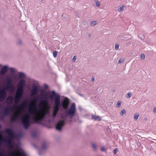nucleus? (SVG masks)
Returning a JSON list of instances; mask_svg holds the SVG:
<instances>
[{
	"instance_id": "nucleus-1",
	"label": "nucleus",
	"mask_w": 156,
	"mask_h": 156,
	"mask_svg": "<svg viewBox=\"0 0 156 156\" xmlns=\"http://www.w3.org/2000/svg\"><path fill=\"white\" fill-rule=\"evenodd\" d=\"M49 95L48 96L46 94H44L41 97H38L36 98L35 101H37L38 100L42 99V103L45 105H48L49 102V99L51 101L54 100L55 108L53 111L52 115L54 118L55 117L58 113L59 110L61 107L60 105L61 98L59 94L56 93L54 90L49 91Z\"/></svg>"
},
{
	"instance_id": "nucleus-2",
	"label": "nucleus",
	"mask_w": 156,
	"mask_h": 156,
	"mask_svg": "<svg viewBox=\"0 0 156 156\" xmlns=\"http://www.w3.org/2000/svg\"><path fill=\"white\" fill-rule=\"evenodd\" d=\"M76 111V105L73 103L72 104L69 108L66 110L65 114L61 115V118L63 120H60L57 122L55 126L56 129L59 131H61L62 127L65 124L66 117L70 116L71 118L75 116Z\"/></svg>"
},
{
	"instance_id": "nucleus-3",
	"label": "nucleus",
	"mask_w": 156,
	"mask_h": 156,
	"mask_svg": "<svg viewBox=\"0 0 156 156\" xmlns=\"http://www.w3.org/2000/svg\"><path fill=\"white\" fill-rule=\"evenodd\" d=\"M25 85L26 81L24 79H21L19 82L14 97V100L16 102L20 101L23 98L24 94V87Z\"/></svg>"
},
{
	"instance_id": "nucleus-4",
	"label": "nucleus",
	"mask_w": 156,
	"mask_h": 156,
	"mask_svg": "<svg viewBox=\"0 0 156 156\" xmlns=\"http://www.w3.org/2000/svg\"><path fill=\"white\" fill-rule=\"evenodd\" d=\"M5 132L6 134L10 136L11 137L15 139L20 138L22 135V133H21L16 134L13 129L11 128H7L5 130Z\"/></svg>"
},
{
	"instance_id": "nucleus-5",
	"label": "nucleus",
	"mask_w": 156,
	"mask_h": 156,
	"mask_svg": "<svg viewBox=\"0 0 156 156\" xmlns=\"http://www.w3.org/2000/svg\"><path fill=\"white\" fill-rule=\"evenodd\" d=\"M21 122L24 128L26 129H28L31 123L29 115L27 114L25 115L22 118Z\"/></svg>"
},
{
	"instance_id": "nucleus-6",
	"label": "nucleus",
	"mask_w": 156,
	"mask_h": 156,
	"mask_svg": "<svg viewBox=\"0 0 156 156\" xmlns=\"http://www.w3.org/2000/svg\"><path fill=\"white\" fill-rule=\"evenodd\" d=\"M6 84L5 87V88L2 89H4L6 90H9L10 92H12L14 90L13 85H12L13 80L12 79L11 77H8L6 79Z\"/></svg>"
},
{
	"instance_id": "nucleus-7",
	"label": "nucleus",
	"mask_w": 156,
	"mask_h": 156,
	"mask_svg": "<svg viewBox=\"0 0 156 156\" xmlns=\"http://www.w3.org/2000/svg\"><path fill=\"white\" fill-rule=\"evenodd\" d=\"M69 103V99L67 97H65L63 99V102L62 103H60V105L64 109H67Z\"/></svg>"
},
{
	"instance_id": "nucleus-8",
	"label": "nucleus",
	"mask_w": 156,
	"mask_h": 156,
	"mask_svg": "<svg viewBox=\"0 0 156 156\" xmlns=\"http://www.w3.org/2000/svg\"><path fill=\"white\" fill-rule=\"evenodd\" d=\"M10 109L11 108L10 106L9 105L7 106L4 109V112H1V115L4 116V117L8 115L9 114Z\"/></svg>"
},
{
	"instance_id": "nucleus-9",
	"label": "nucleus",
	"mask_w": 156,
	"mask_h": 156,
	"mask_svg": "<svg viewBox=\"0 0 156 156\" xmlns=\"http://www.w3.org/2000/svg\"><path fill=\"white\" fill-rule=\"evenodd\" d=\"M7 94L4 89L0 90V101H3L6 98Z\"/></svg>"
},
{
	"instance_id": "nucleus-10",
	"label": "nucleus",
	"mask_w": 156,
	"mask_h": 156,
	"mask_svg": "<svg viewBox=\"0 0 156 156\" xmlns=\"http://www.w3.org/2000/svg\"><path fill=\"white\" fill-rule=\"evenodd\" d=\"M8 67L7 66H4L0 71V74L1 75H4L8 71Z\"/></svg>"
},
{
	"instance_id": "nucleus-11",
	"label": "nucleus",
	"mask_w": 156,
	"mask_h": 156,
	"mask_svg": "<svg viewBox=\"0 0 156 156\" xmlns=\"http://www.w3.org/2000/svg\"><path fill=\"white\" fill-rule=\"evenodd\" d=\"M39 90V89L38 87L37 86H35L32 88L31 91V95H36L37 94Z\"/></svg>"
},
{
	"instance_id": "nucleus-12",
	"label": "nucleus",
	"mask_w": 156,
	"mask_h": 156,
	"mask_svg": "<svg viewBox=\"0 0 156 156\" xmlns=\"http://www.w3.org/2000/svg\"><path fill=\"white\" fill-rule=\"evenodd\" d=\"M3 140L5 144L8 145L10 147L12 146V142L11 138H9L8 139L3 138Z\"/></svg>"
},
{
	"instance_id": "nucleus-13",
	"label": "nucleus",
	"mask_w": 156,
	"mask_h": 156,
	"mask_svg": "<svg viewBox=\"0 0 156 156\" xmlns=\"http://www.w3.org/2000/svg\"><path fill=\"white\" fill-rule=\"evenodd\" d=\"M35 122L36 123H41L42 120V118L41 116H40L38 118H35L34 119Z\"/></svg>"
},
{
	"instance_id": "nucleus-14",
	"label": "nucleus",
	"mask_w": 156,
	"mask_h": 156,
	"mask_svg": "<svg viewBox=\"0 0 156 156\" xmlns=\"http://www.w3.org/2000/svg\"><path fill=\"white\" fill-rule=\"evenodd\" d=\"M12 97L9 96L7 98L5 102L8 104H10L12 102Z\"/></svg>"
},
{
	"instance_id": "nucleus-15",
	"label": "nucleus",
	"mask_w": 156,
	"mask_h": 156,
	"mask_svg": "<svg viewBox=\"0 0 156 156\" xmlns=\"http://www.w3.org/2000/svg\"><path fill=\"white\" fill-rule=\"evenodd\" d=\"M92 118L95 120H98L99 121H100L101 120V119L100 117L98 116L92 115Z\"/></svg>"
},
{
	"instance_id": "nucleus-16",
	"label": "nucleus",
	"mask_w": 156,
	"mask_h": 156,
	"mask_svg": "<svg viewBox=\"0 0 156 156\" xmlns=\"http://www.w3.org/2000/svg\"><path fill=\"white\" fill-rule=\"evenodd\" d=\"M19 74V76L18 77L20 78H22L23 77H26L25 74L22 72H19L18 73Z\"/></svg>"
},
{
	"instance_id": "nucleus-17",
	"label": "nucleus",
	"mask_w": 156,
	"mask_h": 156,
	"mask_svg": "<svg viewBox=\"0 0 156 156\" xmlns=\"http://www.w3.org/2000/svg\"><path fill=\"white\" fill-rule=\"evenodd\" d=\"M47 145L45 142L42 143L41 145V148L42 150H44L46 148Z\"/></svg>"
},
{
	"instance_id": "nucleus-18",
	"label": "nucleus",
	"mask_w": 156,
	"mask_h": 156,
	"mask_svg": "<svg viewBox=\"0 0 156 156\" xmlns=\"http://www.w3.org/2000/svg\"><path fill=\"white\" fill-rule=\"evenodd\" d=\"M32 137L34 138H35L37 136V133L35 132H33L31 133Z\"/></svg>"
},
{
	"instance_id": "nucleus-19",
	"label": "nucleus",
	"mask_w": 156,
	"mask_h": 156,
	"mask_svg": "<svg viewBox=\"0 0 156 156\" xmlns=\"http://www.w3.org/2000/svg\"><path fill=\"white\" fill-rule=\"evenodd\" d=\"M31 110L34 112H36L37 110V108L36 106L34 105H32V108L31 109Z\"/></svg>"
},
{
	"instance_id": "nucleus-20",
	"label": "nucleus",
	"mask_w": 156,
	"mask_h": 156,
	"mask_svg": "<svg viewBox=\"0 0 156 156\" xmlns=\"http://www.w3.org/2000/svg\"><path fill=\"white\" fill-rule=\"evenodd\" d=\"M27 102L28 101L27 100H26L24 101L22 104V106L24 107V106H27V104H28Z\"/></svg>"
},
{
	"instance_id": "nucleus-21",
	"label": "nucleus",
	"mask_w": 156,
	"mask_h": 156,
	"mask_svg": "<svg viewBox=\"0 0 156 156\" xmlns=\"http://www.w3.org/2000/svg\"><path fill=\"white\" fill-rule=\"evenodd\" d=\"M126 111L125 109L122 110L120 112V115L121 116H123L124 114H126Z\"/></svg>"
},
{
	"instance_id": "nucleus-22",
	"label": "nucleus",
	"mask_w": 156,
	"mask_h": 156,
	"mask_svg": "<svg viewBox=\"0 0 156 156\" xmlns=\"http://www.w3.org/2000/svg\"><path fill=\"white\" fill-rule=\"evenodd\" d=\"M124 8L123 6H121L118 9V11L120 12H122Z\"/></svg>"
},
{
	"instance_id": "nucleus-23",
	"label": "nucleus",
	"mask_w": 156,
	"mask_h": 156,
	"mask_svg": "<svg viewBox=\"0 0 156 156\" xmlns=\"http://www.w3.org/2000/svg\"><path fill=\"white\" fill-rule=\"evenodd\" d=\"M139 114H135L134 115V119L135 120H136L138 117H139Z\"/></svg>"
},
{
	"instance_id": "nucleus-24",
	"label": "nucleus",
	"mask_w": 156,
	"mask_h": 156,
	"mask_svg": "<svg viewBox=\"0 0 156 156\" xmlns=\"http://www.w3.org/2000/svg\"><path fill=\"white\" fill-rule=\"evenodd\" d=\"M97 24V22L96 21H93L90 22V24L92 26H94Z\"/></svg>"
},
{
	"instance_id": "nucleus-25",
	"label": "nucleus",
	"mask_w": 156,
	"mask_h": 156,
	"mask_svg": "<svg viewBox=\"0 0 156 156\" xmlns=\"http://www.w3.org/2000/svg\"><path fill=\"white\" fill-rule=\"evenodd\" d=\"M131 95L132 94L131 93H129L127 94L126 95V97L127 98H129L131 97Z\"/></svg>"
},
{
	"instance_id": "nucleus-26",
	"label": "nucleus",
	"mask_w": 156,
	"mask_h": 156,
	"mask_svg": "<svg viewBox=\"0 0 156 156\" xmlns=\"http://www.w3.org/2000/svg\"><path fill=\"white\" fill-rule=\"evenodd\" d=\"M121 104V102L120 101H118L117 102V105L116 107H118V108L120 107Z\"/></svg>"
},
{
	"instance_id": "nucleus-27",
	"label": "nucleus",
	"mask_w": 156,
	"mask_h": 156,
	"mask_svg": "<svg viewBox=\"0 0 156 156\" xmlns=\"http://www.w3.org/2000/svg\"><path fill=\"white\" fill-rule=\"evenodd\" d=\"M17 44L20 45H22L23 44L22 41L20 39L17 42Z\"/></svg>"
},
{
	"instance_id": "nucleus-28",
	"label": "nucleus",
	"mask_w": 156,
	"mask_h": 156,
	"mask_svg": "<svg viewBox=\"0 0 156 156\" xmlns=\"http://www.w3.org/2000/svg\"><path fill=\"white\" fill-rule=\"evenodd\" d=\"M140 58L142 59L143 60L145 58V55L144 54H142L140 55Z\"/></svg>"
},
{
	"instance_id": "nucleus-29",
	"label": "nucleus",
	"mask_w": 156,
	"mask_h": 156,
	"mask_svg": "<svg viewBox=\"0 0 156 156\" xmlns=\"http://www.w3.org/2000/svg\"><path fill=\"white\" fill-rule=\"evenodd\" d=\"M57 51H54L53 52V56L54 58L56 57L57 55Z\"/></svg>"
},
{
	"instance_id": "nucleus-30",
	"label": "nucleus",
	"mask_w": 156,
	"mask_h": 156,
	"mask_svg": "<svg viewBox=\"0 0 156 156\" xmlns=\"http://www.w3.org/2000/svg\"><path fill=\"white\" fill-rule=\"evenodd\" d=\"M124 61V60L123 59H120L118 61V63H122Z\"/></svg>"
},
{
	"instance_id": "nucleus-31",
	"label": "nucleus",
	"mask_w": 156,
	"mask_h": 156,
	"mask_svg": "<svg viewBox=\"0 0 156 156\" xmlns=\"http://www.w3.org/2000/svg\"><path fill=\"white\" fill-rule=\"evenodd\" d=\"M11 121L12 122H13L16 121V119L15 117H13L11 118Z\"/></svg>"
},
{
	"instance_id": "nucleus-32",
	"label": "nucleus",
	"mask_w": 156,
	"mask_h": 156,
	"mask_svg": "<svg viewBox=\"0 0 156 156\" xmlns=\"http://www.w3.org/2000/svg\"><path fill=\"white\" fill-rule=\"evenodd\" d=\"M11 121L12 122H13L16 121V119L15 117H13L11 118Z\"/></svg>"
},
{
	"instance_id": "nucleus-33",
	"label": "nucleus",
	"mask_w": 156,
	"mask_h": 156,
	"mask_svg": "<svg viewBox=\"0 0 156 156\" xmlns=\"http://www.w3.org/2000/svg\"><path fill=\"white\" fill-rule=\"evenodd\" d=\"M96 5L97 7H99L100 6V2L99 1H97L96 2Z\"/></svg>"
},
{
	"instance_id": "nucleus-34",
	"label": "nucleus",
	"mask_w": 156,
	"mask_h": 156,
	"mask_svg": "<svg viewBox=\"0 0 156 156\" xmlns=\"http://www.w3.org/2000/svg\"><path fill=\"white\" fill-rule=\"evenodd\" d=\"M92 146L93 148L95 150H96V148H97L95 144H92Z\"/></svg>"
},
{
	"instance_id": "nucleus-35",
	"label": "nucleus",
	"mask_w": 156,
	"mask_h": 156,
	"mask_svg": "<svg viewBox=\"0 0 156 156\" xmlns=\"http://www.w3.org/2000/svg\"><path fill=\"white\" fill-rule=\"evenodd\" d=\"M119 45L117 44H116L115 45V48L116 50H118L119 49Z\"/></svg>"
},
{
	"instance_id": "nucleus-36",
	"label": "nucleus",
	"mask_w": 156,
	"mask_h": 156,
	"mask_svg": "<svg viewBox=\"0 0 156 156\" xmlns=\"http://www.w3.org/2000/svg\"><path fill=\"white\" fill-rule=\"evenodd\" d=\"M118 151V149L117 148H115L114 149L113 151V153L115 154H116Z\"/></svg>"
},
{
	"instance_id": "nucleus-37",
	"label": "nucleus",
	"mask_w": 156,
	"mask_h": 156,
	"mask_svg": "<svg viewBox=\"0 0 156 156\" xmlns=\"http://www.w3.org/2000/svg\"><path fill=\"white\" fill-rule=\"evenodd\" d=\"M10 70L12 73H14L15 72L14 69L13 68H11L10 69Z\"/></svg>"
},
{
	"instance_id": "nucleus-38",
	"label": "nucleus",
	"mask_w": 156,
	"mask_h": 156,
	"mask_svg": "<svg viewBox=\"0 0 156 156\" xmlns=\"http://www.w3.org/2000/svg\"><path fill=\"white\" fill-rule=\"evenodd\" d=\"M76 59V56H73V58L72 60L73 61V62H75Z\"/></svg>"
},
{
	"instance_id": "nucleus-39",
	"label": "nucleus",
	"mask_w": 156,
	"mask_h": 156,
	"mask_svg": "<svg viewBox=\"0 0 156 156\" xmlns=\"http://www.w3.org/2000/svg\"><path fill=\"white\" fill-rule=\"evenodd\" d=\"M101 151H105L106 150L105 148L104 147H102L101 148Z\"/></svg>"
},
{
	"instance_id": "nucleus-40",
	"label": "nucleus",
	"mask_w": 156,
	"mask_h": 156,
	"mask_svg": "<svg viewBox=\"0 0 156 156\" xmlns=\"http://www.w3.org/2000/svg\"><path fill=\"white\" fill-rule=\"evenodd\" d=\"M11 155L12 156H17L16 154L14 152H12L11 154Z\"/></svg>"
},
{
	"instance_id": "nucleus-41",
	"label": "nucleus",
	"mask_w": 156,
	"mask_h": 156,
	"mask_svg": "<svg viewBox=\"0 0 156 156\" xmlns=\"http://www.w3.org/2000/svg\"><path fill=\"white\" fill-rule=\"evenodd\" d=\"M44 87L46 88V89H47L48 88V85L47 84H44Z\"/></svg>"
},
{
	"instance_id": "nucleus-42",
	"label": "nucleus",
	"mask_w": 156,
	"mask_h": 156,
	"mask_svg": "<svg viewBox=\"0 0 156 156\" xmlns=\"http://www.w3.org/2000/svg\"><path fill=\"white\" fill-rule=\"evenodd\" d=\"M83 24L84 25H85L87 24V22L86 21H83Z\"/></svg>"
},
{
	"instance_id": "nucleus-43",
	"label": "nucleus",
	"mask_w": 156,
	"mask_h": 156,
	"mask_svg": "<svg viewBox=\"0 0 156 156\" xmlns=\"http://www.w3.org/2000/svg\"><path fill=\"white\" fill-rule=\"evenodd\" d=\"M94 80H95V79H94V77H92V78H91V81H92V82H93L94 81Z\"/></svg>"
},
{
	"instance_id": "nucleus-44",
	"label": "nucleus",
	"mask_w": 156,
	"mask_h": 156,
	"mask_svg": "<svg viewBox=\"0 0 156 156\" xmlns=\"http://www.w3.org/2000/svg\"><path fill=\"white\" fill-rule=\"evenodd\" d=\"M153 112L154 113H156V108H154L153 109Z\"/></svg>"
},
{
	"instance_id": "nucleus-45",
	"label": "nucleus",
	"mask_w": 156,
	"mask_h": 156,
	"mask_svg": "<svg viewBox=\"0 0 156 156\" xmlns=\"http://www.w3.org/2000/svg\"><path fill=\"white\" fill-rule=\"evenodd\" d=\"M42 115H43V117H44L45 116V114L44 112L42 113Z\"/></svg>"
},
{
	"instance_id": "nucleus-46",
	"label": "nucleus",
	"mask_w": 156,
	"mask_h": 156,
	"mask_svg": "<svg viewBox=\"0 0 156 156\" xmlns=\"http://www.w3.org/2000/svg\"><path fill=\"white\" fill-rule=\"evenodd\" d=\"M4 118V116H3L2 115H0V119H2Z\"/></svg>"
},
{
	"instance_id": "nucleus-47",
	"label": "nucleus",
	"mask_w": 156,
	"mask_h": 156,
	"mask_svg": "<svg viewBox=\"0 0 156 156\" xmlns=\"http://www.w3.org/2000/svg\"><path fill=\"white\" fill-rule=\"evenodd\" d=\"M90 36H91V34H88V36L89 37H90Z\"/></svg>"
},
{
	"instance_id": "nucleus-48",
	"label": "nucleus",
	"mask_w": 156,
	"mask_h": 156,
	"mask_svg": "<svg viewBox=\"0 0 156 156\" xmlns=\"http://www.w3.org/2000/svg\"><path fill=\"white\" fill-rule=\"evenodd\" d=\"M78 94H79L80 96H83V95H82L81 94H80V93H78Z\"/></svg>"
},
{
	"instance_id": "nucleus-49",
	"label": "nucleus",
	"mask_w": 156,
	"mask_h": 156,
	"mask_svg": "<svg viewBox=\"0 0 156 156\" xmlns=\"http://www.w3.org/2000/svg\"><path fill=\"white\" fill-rule=\"evenodd\" d=\"M144 119L145 120H146V121L147 120V118H144Z\"/></svg>"
},
{
	"instance_id": "nucleus-50",
	"label": "nucleus",
	"mask_w": 156,
	"mask_h": 156,
	"mask_svg": "<svg viewBox=\"0 0 156 156\" xmlns=\"http://www.w3.org/2000/svg\"><path fill=\"white\" fill-rule=\"evenodd\" d=\"M0 156H3L2 154L0 153Z\"/></svg>"
},
{
	"instance_id": "nucleus-51",
	"label": "nucleus",
	"mask_w": 156,
	"mask_h": 156,
	"mask_svg": "<svg viewBox=\"0 0 156 156\" xmlns=\"http://www.w3.org/2000/svg\"><path fill=\"white\" fill-rule=\"evenodd\" d=\"M1 127H2V126H1L0 125V128H1Z\"/></svg>"
},
{
	"instance_id": "nucleus-52",
	"label": "nucleus",
	"mask_w": 156,
	"mask_h": 156,
	"mask_svg": "<svg viewBox=\"0 0 156 156\" xmlns=\"http://www.w3.org/2000/svg\"><path fill=\"white\" fill-rule=\"evenodd\" d=\"M42 107H43V108H44V106H42Z\"/></svg>"
}]
</instances>
